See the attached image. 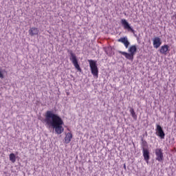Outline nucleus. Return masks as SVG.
I'll use <instances>...</instances> for the list:
<instances>
[{
    "label": "nucleus",
    "mask_w": 176,
    "mask_h": 176,
    "mask_svg": "<svg viewBox=\"0 0 176 176\" xmlns=\"http://www.w3.org/2000/svg\"><path fill=\"white\" fill-rule=\"evenodd\" d=\"M44 122L49 129H54L56 134H62L64 132V121L59 116L53 113V111H47Z\"/></svg>",
    "instance_id": "f257e3e1"
},
{
    "label": "nucleus",
    "mask_w": 176,
    "mask_h": 176,
    "mask_svg": "<svg viewBox=\"0 0 176 176\" xmlns=\"http://www.w3.org/2000/svg\"><path fill=\"white\" fill-rule=\"evenodd\" d=\"M10 162H12V163L16 162V155H14V153L10 154Z\"/></svg>",
    "instance_id": "2eb2a0df"
},
{
    "label": "nucleus",
    "mask_w": 176,
    "mask_h": 176,
    "mask_svg": "<svg viewBox=\"0 0 176 176\" xmlns=\"http://www.w3.org/2000/svg\"><path fill=\"white\" fill-rule=\"evenodd\" d=\"M72 138V134L71 133H67L65 138V144H69Z\"/></svg>",
    "instance_id": "ddd939ff"
},
{
    "label": "nucleus",
    "mask_w": 176,
    "mask_h": 176,
    "mask_svg": "<svg viewBox=\"0 0 176 176\" xmlns=\"http://www.w3.org/2000/svg\"><path fill=\"white\" fill-rule=\"evenodd\" d=\"M127 52H122V51H118V53L120 54H122V56H124L127 60H133L134 56L135 55V53H137V45H131L129 47L128 49Z\"/></svg>",
    "instance_id": "f03ea898"
},
{
    "label": "nucleus",
    "mask_w": 176,
    "mask_h": 176,
    "mask_svg": "<svg viewBox=\"0 0 176 176\" xmlns=\"http://www.w3.org/2000/svg\"><path fill=\"white\" fill-rule=\"evenodd\" d=\"M0 78L1 79H3V74H2V72L0 71Z\"/></svg>",
    "instance_id": "dca6fc26"
},
{
    "label": "nucleus",
    "mask_w": 176,
    "mask_h": 176,
    "mask_svg": "<svg viewBox=\"0 0 176 176\" xmlns=\"http://www.w3.org/2000/svg\"><path fill=\"white\" fill-rule=\"evenodd\" d=\"M67 53L70 55V61H72L76 69H77L78 72H82V69L80 68V66L78 63V58L76 57V55L74 53V52L72 50H67Z\"/></svg>",
    "instance_id": "20e7f679"
},
{
    "label": "nucleus",
    "mask_w": 176,
    "mask_h": 176,
    "mask_svg": "<svg viewBox=\"0 0 176 176\" xmlns=\"http://www.w3.org/2000/svg\"><path fill=\"white\" fill-rule=\"evenodd\" d=\"M121 24L123 25L124 30H127V31L132 32V34H135V31L131 26H130V24L129 22H127V20L126 19H122L121 20Z\"/></svg>",
    "instance_id": "0eeeda50"
},
{
    "label": "nucleus",
    "mask_w": 176,
    "mask_h": 176,
    "mask_svg": "<svg viewBox=\"0 0 176 176\" xmlns=\"http://www.w3.org/2000/svg\"><path fill=\"white\" fill-rule=\"evenodd\" d=\"M168 45H164V46L161 47V49L160 50V52L162 54H167V52H168Z\"/></svg>",
    "instance_id": "f8f14e48"
},
{
    "label": "nucleus",
    "mask_w": 176,
    "mask_h": 176,
    "mask_svg": "<svg viewBox=\"0 0 176 176\" xmlns=\"http://www.w3.org/2000/svg\"><path fill=\"white\" fill-rule=\"evenodd\" d=\"M135 35V36H137V34H134Z\"/></svg>",
    "instance_id": "f3484780"
},
{
    "label": "nucleus",
    "mask_w": 176,
    "mask_h": 176,
    "mask_svg": "<svg viewBox=\"0 0 176 176\" xmlns=\"http://www.w3.org/2000/svg\"><path fill=\"white\" fill-rule=\"evenodd\" d=\"M130 113L132 116V118H133L135 120H137V114H135V111H134V109H133L132 107H131L130 109Z\"/></svg>",
    "instance_id": "4468645a"
},
{
    "label": "nucleus",
    "mask_w": 176,
    "mask_h": 176,
    "mask_svg": "<svg viewBox=\"0 0 176 176\" xmlns=\"http://www.w3.org/2000/svg\"><path fill=\"white\" fill-rule=\"evenodd\" d=\"M91 72L95 78H98V67L97 66V61L94 60H88Z\"/></svg>",
    "instance_id": "39448f33"
},
{
    "label": "nucleus",
    "mask_w": 176,
    "mask_h": 176,
    "mask_svg": "<svg viewBox=\"0 0 176 176\" xmlns=\"http://www.w3.org/2000/svg\"><path fill=\"white\" fill-rule=\"evenodd\" d=\"M141 146L143 151V157L146 163H149V159L151 156L149 155V148H148V142L144 138H141Z\"/></svg>",
    "instance_id": "7ed1b4c3"
},
{
    "label": "nucleus",
    "mask_w": 176,
    "mask_h": 176,
    "mask_svg": "<svg viewBox=\"0 0 176 176\" xmlns=\"http://www.w3.org/2000/svg\"><path fill=\"white\" fill-rule=\"evenodd\" d=\"M155 134L158 137H160L162 140H164V137L166 136V133H164V131H163V128L160 124H157V128L155 129Z\"/></svg>",
    "instance_id": "6e6552de"
},
{
    "label": "nucleus",
    "mask_w": 176,
    "mask_h": 176,
    "mask_svg": "<svg viewBox=\"0 0 176 176\" xmlns=\"http://www.w3.org/2000/svg\"><path fill=\"white\" fill-rule=\"evenodd\" d=\"M155 160L162 163L164 160V156L163 155V150L162 148H156L155 150Z\"/></svg>",
    "instance_id": "423d86ee"
},
{
    "label": "nucleus",
    "mask_w": 176,
    "mask_h": 176,
    "mask_svg": "<svg viewBox=\"0 0 176 176\" xmlns=\"http://www.w3.org/2000/svg\"><path fill=\"white\" fill-rule=\"evenodd\" d=\"M118 42H121V43L124 45L126 49H129V46H130V41H129L127 37H121L118 39Z\"/></svg>",
    "instance_id": "9d476101"
},
{
    "label": "nucleus",
    "mask_w": 176,
    "mask_h": 176,
    "mask_svg": "<svg viewBox=\"0 0 176 176\" xmlns=\"http://www.w3.org/2000/svg\"><path fill=\"white\" fill-rule=\"evenodd\" d=\"M39 33V30L36 28H30L29 30V34L31 36H34V35H38Z\"/></svg>",
    "instance_id": "9b49d317"
},
{
    "label": "nucleus",
    "mask_w": 176,
    "mask_h": 176,
    "mask_svg": "<svg viewBox=\"0 0 176 176\" xmlns=\"http://www.w3.org/2000/svg\"><path fill=\"white\" fill-rule=\"evenodd\" d=\"M153 45L155 49H158V47H160V45H162V39L159 37H155L153 39Z\"/></svg>",
    "instance_id": "1a4fd4ad"
}]
</instances>
